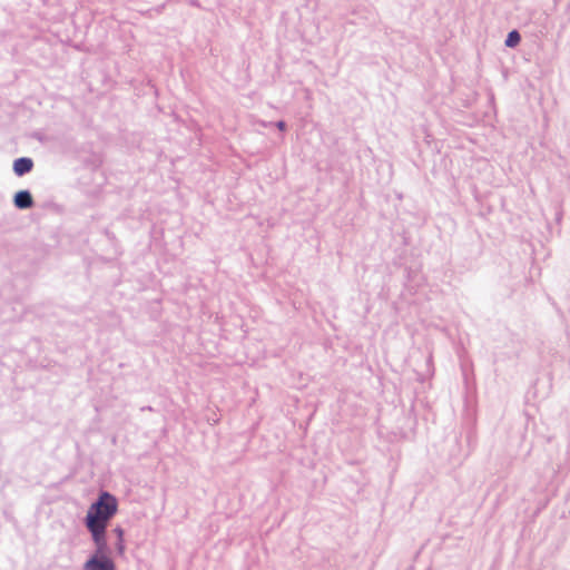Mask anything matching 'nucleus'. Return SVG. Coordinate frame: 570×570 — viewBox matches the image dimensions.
Masks as SVG:
<instances>
[{
  "mask_svg": "<svg viewBox=\"0 0 570 570\" xmlns=\"http://www.w3.org/2000/svg\"><path fill=\"white\" fill-rule=\"evenodd\" d=\"M117 499L108 492H101L98 500L92 503L85 519L86 527L95 544L104 547L106 529L110 519L117 513Z\"/></svg>",
  "mask_w": 570,
  "mask_h": 570,
  "instance_id": "f257e3e1",
  "label": "nucleus"
},
{
  "mask_svg": "<svg viewBox=\"0 0 570 570\" xmlns=\"http://www.w3.org/2000/svg\"><path fill=\"white\" fill-rule=\"evenodd\" d=\"M96 546L95 554L88 559L83 566L85 570H116V566L111 558L108 557L107 540H104V547Z\"/></svg>",
  "mask_w": 570,
  "mask_h": 570,
  "instance_id": "f03ea898",
  "label": "nucleus"
},
{
  "mask_svg": "<svg viewBox=\"0 0 570 570\" xmlns=\"http://www.w3.org/2000/svg\"><path fill=\"white\" fill-rule=\"evenodd\" d=\"M14 206L19 209H28L33 205L32 196L29 190H20L14 195Z\"/></svg>",
  "mask_w": 570,
  "mask_h": 570,
  "instance_id": "7ed1b4c3",
  "label": "nucleus"
},
{
  "mask_svg": "<svg viewBox=\"0 0 570 570\" xmlns=\"http://www.w3.org/2000/svg\"><path fill=\"white\" fill-rule=\"evenodd\" d=\"M33 167V161L31 158L21 157L14 160L13 163V171L17 176H23L31 171Z\"/></svg>",
  "mask_w": 570,
  "mask_h": 570,
  "instance_id": "20e7f679",
  "label": "nucleus"
},
{
  "mask_svg": "<svg viewBox=\"0 0 570 570\" xmlns=\"http://www.w3.org/2000/svg\"><path fill=\"white\" fill-rule=\"evenodd\" d=\"M114 532L117 534L116 549L119 556L125 554V539H124V530L120 527L114 529Z\"/></svg>",
  "mask_w": 570,
  "mask_h": 570,
  "instance_id": "39448f33",
  "label": "nucleus"
},
{
  "mask_svg": "<svg viewBox=\"0 0 570 570\" xmlns=\"http://www.w3.org/2000/svg\"><path fill=\"white\" fill-rule=\"evenodd\" d=\"M521 40L520 33L517 30H512L508 33L505 39V46L509 48L515 47Z\"/></svg>",
  "mask_w": 570,
  "mask_h": 570,
  "instance_id": "423d86ee",
  "label": "nucleus"
},
{
  "mask_svg": "<svg viewBox=\"0 0 570 570\" xmlns=\"http://www.w3.org/2000/svg\"><path fill=\"white\" fill-rule=\"evenodd\" d=\"M275 125L279 130H285L286 128V124L283 120L277 121Z\"/></svg>",
  "mask_w": 570,
  "mask_h": 570,
  "instance_id": "0eeeda50",
  "label": "nucleus"
}]
</instances>
